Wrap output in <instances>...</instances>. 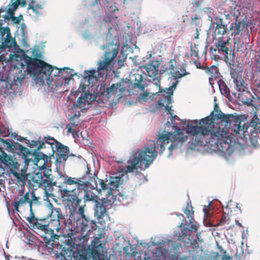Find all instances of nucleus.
Here are the masks:
<instances>
[{
    "label": "nucleus",
    "mask_w": 260,
    "mask_h": 260,
    "mask_svg": "<svg viewBox=\"0 0 260 260\" xmlns=\"http://www.w3.org/2000/svg\"><path fill=\"white\" fill-rule=\"evenodd\" d=\"M187 131L193 136L195 145L202 146L208 144L211 150L224 154L230 155L233 152L232 140L226 131L217 124H215L209 116L201 119L200 121H191L187 125Z\"/></svg>",
    "instance_id": "nucleus-1"
},
{
    "label": "nucleus",
    "mask_w": 260,
    "mask_h": 260,
    "mask_svg": "<svg viewBox=\"0 0 260 260\" xmlns=\"http://www.w3.org/2000/svg\"><path fill=\"white\" fill-rule=\"evenodd\" d=\"M17 29H19V34H17L19 40V45L17 44V58L20 57L21 55L25 62L23 64L17 59V81L21 83L29 75L35 84L43 85L46 81L50 86L51 82L50 76L53 71L52 67L41 59L32 58L26 55V53L28 51L29 48V45L27 43L26 26L24 23H21L20 26H17Z\"/></svg>",
    "instance_id": "nucleus-2"
},
{
    "label": "nucleus",
    "mask_w": 260,
    "mask_h": 260,
    "mask_svg": "<svg viewBox=\"0 0 260 260\" xmlns=\"http://www.w3.org/2000/svg\"><path fill=\"white\" fill-rule=\"evenodd\" d=\"M212 46L210 50L214 53L215 56L218 59H222L226 62L230 60L231 55V38L228 36L227 25L223 19L218 17L215 18L214 22Z\"/></svg>",
    "instance_id": "nucleus-3"
},
{
    "label": "nucleus",
    "mask_w": 260,
    "mask_h": 260,
    "mask_svg": "<svg viewBox=\"0 0 260 260\" xmlns=\"http://www.w3.org/2000/svg\"><path fill=\"white\" fill-rule=\"evenodd\" d=\"M17 165L23 168H28L30 163L36 166L38 170L42 171L45 177L51 176L50 158L42 152L30 151L17 143Z\"/></svg>",
    "instance_id": "nucleus-4"
},
{
    "label": "nucleus",
    "mask_w": 260,
    "mask_h": 260,
    "mask_svg": "<svg viewBox=\"0 0 260 260\" xmlns=\"http://www.w3.org/2000/svg\"><path fill=\"white\" fill-rule=\"evenodd\" d=\"M22 164L17 165V183L24 186L27 182L29 188L32 190H36L42 186L44 187L45 196L43 200L48 201L49 197L53 196V194L49 192L50 189H52V183L51 176L45 177L43 172L38 170L34 173L27 172L28 168H23Z\"/></svg>",
    "instance_id": "nucleus-5"
},
{
    "label": "nucleus",
    "mask_w": 260,
    "mask_h": 260,
    "mask_svg": "<svg viewBox=\"0 0 260 260\" xmlns=\"http://www.w3.org/2000/svg\"><path fill=\"white\" fill-rule=\"evenodd\" d=\"M76 214H71L69 216L71 226L66 227V231L63 232L64 237H68L70 241H77V239L83 240V243L88 240L87 234H90L96 229L95 221L83 217V218L75 219Z\"/></svg>",
    "instance_id": "nucleus-6"
},
{
    "label": "nucleus",
    "mask_w": 260,
    "mask_h": 260,
    "mask_svg": "<svg viewBox=\"0 0 260 260\" xmlns=\"http://www.w3.org/2000/svg\"><path fill=\"white\" fill-rule=\"evenodd\" d=\"M102 48H106V50L104 53V59L100 60L98 63L97 71L93 69L84 71V79L85 82H88V86H93L100 77L107 74V72L114 64L113 61L117 55L118 49L114 46L113 43H110L106 46L103 45Z\"/></svg>",
    "instance_id": "nucleus-7"
},
{
    "label": "nucleus",
    "mask_w": 260,
    "mask_h": 260,
    "mask_svg": "<svg viewBox=\"0 0 260 260\" xmlns=\"http://www.w3.org/2000/svg\"><path fill=\"white\" fill-rule=\"evenodd\" d=\"M156 147L155 142L150 141L145 145L143 150H139L135 152L133 159L127 162L128 165L126 167L125 173H131L136 170V175H138L140 172L137 170V167L141 170H145L147 168L157 155Z\"/></svg>",
    "instance_id": "nucleus-8"
},
{
    "label": "nucleus",
    "mask_w": 260,
    "mask_h": 260,
    "mask_svg": "<svg viewBox=\"0 0 260 260\" xmlns=\"http://www.w3.org/2000/svg\"><path fill=\"white\" fill-rule=\"evenodd\" d=\"M181 246L180 243L171 240L167 243L154 244V248L149 247L144 252L140 253V260H164L170 253L177 251Z\"/></svg>",
    "instance_id": "nucleus-9"
},
{
    "label": "nucleus",
    "mask_w": 260,
    "mask_h": 260,
    "mask_svg": "<svg viewBox=\"0 0 260 260\" xmlns=\"http://www.w3.org/2000/svg\"><path fill=\"white\" fill-rule=\"evenodd\" d=\"M86 170L81 177L78 178L66 176L64 178L63 183L64 184L70 185L75 184L76 188L69 189L66 187V188L61 189L62 196L66 198L67 200L77 205H79L81 204V200L79 199V195L77 193L79 192L80 189H86L87 187L86 182L89 178V176H91L90 174H92L90 173V170L88 164H86Z\"/></svg>",
    "instance_id": "nucleus-10"
},
{
    "label": "nucleus",
    "mask_w": 260,
    "mask_h": 260,
    "mask_svg": "<svg viewBox=\"0 0 260 260\" xmlns=\"http://www.w3.org/2000/svg\"><path fill=\"white\" fill-rule=\"evenodd\" d=\"M52 214H54L56 216V219H51L49 221V225L47 227V231L46 233L45 238V243L46 244H49L50 242L54 241V237L56 235L54 232L55 231L58 232L62 230V234L63 237V232L67 230L66 227L71 226V221L68 223H67L65 217L63 214L61 213L59 208H54L52 209Z\"/></svg>",
    "instance_id": "nucleus-11"
},
{
    "label": "nucleus",
    "mask_w": 260,
    "mask_h": 260,
    "mask_svg": "<svg viewBox=\"0 0 260 260\" xmlns=\"http://www.w3.org/2000/svg\"><path fill=\"white\" fill-rule=\"evenodd\" d=\"M187 138L184 137L182 131L178 126L175 127L174 132H168L165 134H159L158 140L162 144L159 145V154H161L165 150L164 144H168L171 142V144L169 147V149L171 150L176 149L179 144H182L186 140Z\"/></svg>",
    "instance_id": "nucleus-12"
},
{
    "label": "nucleus",
    "mask_w": 260,
    "mask_h": 260,
    "mask_svg": "<svg viewBox=\"0 0 260 260\" xmlns=\"http://www.w3.org/2000/svg\"><path fill=\"white\" fill-rule=\"evenodd\" d=\"M97 90L99 95L107 101L113 96L112 100L113 101L119 100L123 96L125 91V87L123 80H121L117 83L112 84L109 87H106V84L102 83L98 86Z\"/></svg>",
    "instance_id": "nucleus-13"
},
{
    "label": "nucleus",
    "mask_w": 260,
    "mask_h": 260,
    "mask_svg": "<svg viewBox=\"0 0 260 260\" xmlns=\"http://www.w3.org/2000/svg\"><path fill=\"white\" fill-rule=\"evenodd\" d=\"M28 222L29 228L35 233L39 235L45 243L46 233L49 225V220L47 218H38L35 217L33 212L30 213L28 216L25 217Z\"/></svg>",
    "instance_id": "nucleus-14"
},
{
    "label": "nucleus",
    "mask_w": 260,
    "mask_h": 260,
    "mask_svg": "<svg viewBox=\"0 0 260 260\" xmlns=\"http://www.w3.org/2000/svg\"><path fill=\"white\" fill-rule=\"evenodd\" d=\"M178 83L179 81L176 80L175 82L172 83V85L170 87L166 88V90L161 91L160 92L163 93L164 98L157 101L158 108H162L164 106V104H166L165 109L168 112L172 117H175L176 116H173L171 107L169 106V105L172 103L171 96L173 94L174 89H176Z\"/></svg>",
    "instance_id": "nucleus-15"
},
{
    "label": "nucleus",
    "mask_w": 260,
    "mask_h": 260,
    "mask_svg": "<svg viewBox=\"0 0 260 260\" xmlns=\"http://www.w3.org/2000/svg\"><path fill=\"white\" fill-rule=\"evenodd\" d=\"M105 244L101 243L100 239L95 237L91 243V248L87 253L89 260H100L101 257L106 253Z\"/></svg>",
    "instance_id": "nucleus-16"
},
{
    "label": "nucleus",
    "mask_w": 260,
    "mask_h": 260,
    "mask_svg": "<svg viewBox=\"0 0 260 260\" xmlns=\"http://www.w3.org/2000/svg\"><path fill=\"white\" fill-rule=\"evenodd\" d=\"M91 176H89L86 183L87 184V187L86 189H80L79 192L77 194L79 195V199L82 201V196H83V199L84 202L88 201H94L95 203L98 200V197L90 191L91 188V182L93 180L95 181V174H90Z\"/></svg>",
    "instance_id": "nucleus-17"
},
{
    "label": "nucleus",
    "mask_w": 260,
    "mask_h": 260,
    "mask_svg": "<svg viewBox=\"0 0 260 260\" xmlns=\"http://www.w3.org/2000/svg\"><path fill=\"white\" fill-rule=\"evenodd\" d=\"M0 33L4 40L0 45V53L3 52L6 48H11L12 46L16 50V42L15 39L11 37L10 28L8 27H0Z\"/></svg>",
    "instance_id": "nucleus-18"
},
{
    "label": "nucleus",
    "mask_w": 260,
    "mask_h": 260,
    "mask_svg": "<svg viewBox=\"0 0 260 260\" xmlns=\"http://www.w3.org/2000/svg\"><path fill=\"white\" fill-rule=\"evenodd\" d=\"M0 160L6 168L9 170L10 173L16 178V161L15 158L7 154L3 149L0 147Z\"/></svg>",
    "instance_id": "nucleus-19"
},
{
    "label": "nucleus",
    "mask_w": 260,
    "mask_h": 260,
    "mask_svg": "<svg viewBox=\"0 0 260 260\" xmlns=\"http://www.w3.org/2000/svg\"><path fill=\"white\" fill-rule=\"evenodd\" d=\"M234 82L236 83L238 91L241 92L240 95L242 102L247 105H252L253 98L249 91H246V84H245L244 81L242 78H240L235 80Z\"/></svg>",
    "instance_id": "nucleus-20"
},
{
    "label": "nucleus",
    "mask_w": 260,
    "mask_h": 260,
    "mask_svg": "<svg viewBox=\"0 0 260 260\" xmlns=\"http://www.w3.org/2000/svg\"><path fill=\"white\" fill-rule=\"evenodd\" d=\"M107 200L104 198L96 201L94 208V215L99 222L104 221V218L108 216Z\"/></svg>",
    "instance_id": "nucleus-21"
},
{
    "label": "nucleus",
    "mask_w": 260,
    "mask_h": 260,
    "mask_svg": "<svg viewBox=\"0 0 260 260\" xmlns=\"http://www.w3.org/2000/svg\"><path fill=\"white\" fill-rule=\"evenodd\" d=\"M159 63L157 60H151L149 63L143 66V68L145 69L149 77H152L153 81L155 82V84L158 85L159 83L158 70Z\"/></svg>",
    "instance_id": "nucleus-22"
},
{
    "label": "nucleus",
    "mask_w": 260,
    "mask_h": 260,
    "mask_svg": "<svg viewBox=\"0 0 260 260\" xmlns=\"http://www.w3.org/2000/svg\"><path fill=\"white\" fill-rule=\"evenodd\" d=\"M217 119H221L223 121L225 122L227 124L235 122V126H236V129L234 131L236 133L244 130V127L241 125V122L239 118L237 116H234L233 114H224L221 111L218 114L217 116Z\"/></svg>",
    "instance_id": "nucleus-23"
},
{
    "label": "nucleus",
    "mask_w": 260,
    "mask_h": 260,
    "mask_svg": "<svg viewBox=\"0 0 260 260\" xmlns=\"http://www.w3.org/2000/svg\"><path fill=\"white\" fill-rule=\"evenodd\" d=\"M35 190H32L30 192H27L23 197H21L18 201H17V212H19L18 209V207L25 203H28L29 204L30 213L32 212V203H38L39 200L41 199L40 197H36L35 196Z\"/></svg>",
    "instance_id": "nucleus-24"
},
{
    "label": "nucleus",
    "mask_w": 260,
    "mask_h": 260,
    "mask_svg": "<svg viewBox=\"0 0 260 260\" xmlns=\"http://www.w3.org/2000/svg\"><path fill=\"white\" fill-rule=\"evenodd\" d=\"M50 139V138H49ZM50 140L56 142L55 147L56 151V154L58 155V158L60 160L65 161L71 156L69 154V149L67 146H63L61 143L56 141L54 138Z\"/></svg>",
    "instance_id": "nucleus-25"
},
{
    "label": "nucleus",
    "mask_w": 260,
    "mask_h": 260,
    "mask_svg": "<svg viewBox=\"0 0 260 260\" xmlns=\"http://www.w3.org/2000/svg\"><path fill=\"white\" fill-rule=\"evenodd\" d=\"M27 9L31 11L32 15L35 18H38L43 15L44 6L41 2L38 3L35 1L33 3L28 4Z\"/></svg>",
    "instance_id": "nucleus-26"
},
{
    "label": "nucleus",
    "mask_w": 260,
    "mask_h": 260,
    "mask_svg": "<svg viewBox=\"0 0 260 260\" xmlns=\"http://www.w3.org/2000/svg\"><path fill=\"white\" fill-rule=\"evenodd\" d=\"M17 236L22 242L28 245H32L34 243V237L27 229H19L17 231Z\"/></svg>",
    "instance_id": "nucleus-27"
},
{
    "label": "nucleus",
    "mask_w": 260,
    "mask_h": 260,
    "mask_svg": "<svg viewBox=\"0 0 260 260\" xmlns=\"http://www.w3.org/2000/svg\"><path fill=\"white\" fill-rule=\"evenodd\" d=\"M24 140V142L25 144H28V146L30 147H36L37 150H39L43 148H45V144L46 143H47L48 144L51 145V143L49 142H47V141H29L26 138H22L21 136H19L17 135V141H22Z\"/></svg>",
    "instance_id": "nucleus-28"
},
{
    "label": "nucleus",
    "mask_w": 260,
    "mask_h": 260,
    "mask_svg": "<svg viewBox=\"0 0 260 260\" xmlns=\"http://www.w3.org/2000/svg\"><path fill=\"white\" fill-rule=\"evenodd\" d=\"M248 26L249 22H246L244 20H239L237 22H236L235 24L233 23L230 27V29L233 30L232 35L235 36L238 35L241 30Z\"/></svg>",
    "instance_id": "nucleus-29"
},
{
    "label": "nucleus",
    "mask_w": 260,
    "mask_h": 260,
    "mask_svg": "<svg viewBox=\"0 0 260 260\" xmlns=\"http://www.w3.org/2000/svg\"><path fill=\"white\" fill-rule=\"evenodd\" d=\"M89 95L90 94L86 92L82 93L81 95L77 100V103L72 107V110H74L76 108L80 109V111L84 110Z\"/></svg>",
    "instance_id": "nucleus-30"
},
{
    "label": "nucleus",
    "mask_w": 260,
    "mask_h": 260,
    "mask_svg": "<svg viewBox=\"0 0 260 260\" xmlns=\"http://www.w3.org/2000/svg\"><path fill=\"white\" fill-rule=\"evenodd\" d=\"M176 61L175 59H170L168 62L165 63L159 70V74H162L165 72H168L169 74L173 75Z\"/></svg>",
    "instance_id": "nucleus-31"
},
{
    "label": "nucleus",
    "mask_w": 260,
    "mask_h": 260,
    "mask_svg": "<svg viewBox=\"0 0 260 260\" xmlns=\"http://www.w3.org/2000/svg\"><path fill=\"white\" fill-rule=\"evenodd\" d=\"M134 77V88L136 91H144L145 85L142 83L143 77L140 74H134L133 76Z\"/></svg>",
    "instance_id": "nucleus-32"
},
{
    "label": "nucleus",
    "mask_w": 260,
    "mask_h": 260,
    "mask_svg": "<svg viewBox=\"0 0 260 260\" xmlns=\"http://www.w3.org/2000/svg\"><path fill=\"white\" fill-rule=\"evenodd\" d=\"M95 178L96 180H93L91 182V188L96 190L98 191H101L102 190H105L108 189L107 184L102 179L99 180V183H97V179H98L97 176L95 175Z\"/></svg>",
    "instance_id": "nucleus-33"
},
{
    "label": "nucleus",
    "mask_w": 260,
    "mask_h": 260,
    "mask_svg": "<svg viewBox=\"0 0 260 260\" xmlns=\"http://www.w3.org/2000/svg\"><path fill=\"white\" fill-rule=\"evenodd\" d=\"M12 7V9L9 8L7 10L6 14L3 15L2 17H3L5 20H10V18H12L13 22L16 23V17L14 16V11L16 10V1L13 3Z\"/></svg>",
    "instance_id": "nucleus-34"
},
{
    "label": "nucleus",
    "mask_w": 260,
    "mask_h": 260,
    "mask_svg": "<svg viewBox=\"0 0 260 260\" xmlns=\"http://www.w3.org/2000/svg\"><path fill=\"white\" fill-rule=\"evenodd\" d=\"M123 180L119 176H111L110 178L109 185L111 190H116L120 184H122Z\"/></svg>",
    "instance_id": "nucleus-35"
},
{
    "label": "nucleus",
    "mask_w": 260,
    "mask_h": 260,
    "mask_svg": "<svg viewBox=\"0 0 260 260\" xmlns=\"http://www.w3.org/2000/svg\"><path fill=\"white\" fill-rule=\"evenodd\" d=\"M186 64L183 63L179 70L176 72H173V77L175 79H181L183 77H184L189 74V73L186 71Z\"/></svg>",
    "instance_id": "nucleus-36"
},
{
    "label": "nucleus",
    "mask_w": 260,
    "mask_h": 260,
    "mask_svg": "<svg viewBox=\"0 0 260 260\" xmlns=\"http://www.w3.org/2000/svg\"><path fill=\"white\" fill-rule=\"evenodd\" d=\"M16 51L13 52V54L9 55V58L7 61V66H8L9 71H14L16 69Z\"/></svg>",
    "instance_id": "nucleus-37"
},
{
    "label": "nucleus",
    "mask_w": 260,
    "mask_h": 260,
    "mask_svg": "<svg viewBox=\"0 0 260 260\" xmlns=\"http://www.w3.org/2000/svg\"><path fill=\"white\" fill-rule=\"evenodd\" d=\"M3 146L6 148L8 151L14 152L16 150V145L13 144V141L9 139H2Z\"/></svg>",
    "instance_id": "nucleus-38"
},
{
    "label": "nucleus",
    "mask_w": 260,
    "mask_h": 260,
    "mask_svg": "<svg viewBox=\"0 0 260 260\" xmlns=\"http://www.w3.org/2000/svg\"><path fill=\"white\" fill-rule=\"evenodd\" d=\"M193 209V208L191 205L188 204L184 210V213L186 217L189 218L190 223H194L195 221L194 218L192 217V215L194 214Z\"/></svg>",
    "instance_id": "nucleus-39"
},
{
    "label": "nucleus",
    "mask_w": 260,
    "mask_h": 260,
    "mask_svg": "<svg viewBox=\"0 0 260 260\" xmlns=\"http://www.w3.org/2000/svg\"><path fill=\"white\" fill-rule=\"evenodd\" d=\"M259 119L257 117L254 116L252 119L250 123V127H252L253 131L257 133V132H260V122Z\"/></svg>",
    "instance_id": "nucleus-40"
},
{
    "label": "nucleus",
    "mask_w": 260,
    "mask_h": 260,
    "mask_svg": "<svg viewBox=\"0 0 260 260\" xmlns=\"http://www.w3.org/2000/svg\"><path fill=\"white\" fill-rule=\"evenodd\" d=\"M73 76V75L72 74H70L69 77H67V76L61 77L55 82V87H57L63 84L66 85L69 82L70 78H72Z\"/></svg>",
    "instance_id": "nucleus-41"
},
{
    "label": "nucleus",
    "mask_w": 260,
    "mask_h": 260,
    "mask_svg": "<svg viewBox=\"0 0 260 260\" xmlns=\"http://www.w3.org/2000/svg\"><path fill=\"white\" fill-rule=\"evenodd\" d=\"M206 72L208 75H210L212 78L218 77L219 74L217 68L213 66L210 68H207Z\"/></svg>",
    "instance_id": "nucleus-42"
},
{
    "label": "nucleus",
    "mask_w": 260,
    "mask_h": 260,
    "mask_svg": "<svg viewBox=\"0 0 260 260\" xmlns=\"http://www.w3.org/2000/svg\"><path fill=\"white\" fill-rule=\"evenodd\" d=\"M203 2V0H192L190 5L192 10L196 11L200 7Z\"/></svg>",
    "instance_id": "nucleus-43"
},
{
    "label": "nucleus",
    "mask_w": 260,
    "mask_h": 260,
    "mask_svg": "<svg viewBox=\"0 0 260 260\" xmlns=\"http://www.w3.org/2000/svg\"><path fill=\"white\" fill-rule=\"evenodd\" d=\"M200 23L201 17L200 16H196L191 18L190 24L192 26L197 27L200 25Z\"/></svg>",
    "instance_id": "nucleus-44"
},
{
    "label": "nucleus",
    "mask_w": 260,
    "mask_h": 260,
    "mask_svg": "<svg viewBox=\"0 0 260 260\" xmlns=\"http://www.w3.org/2000/svg\"><path fill=\"white\" fill-rule=\"evenodd\" d=\"M66 128L68 129V133L72 134L74 138H76L79 137L78 132L75 131V130L72 128V126L70 124L66 125Z\"/></svg>",
    "instance_id": "nucleus-45"
},
{
    "label": "nucleus",
    "mask_w": 260,
    "mask_h": 260,
    "mask_svg": "<svg viewBox=\"0 0 260 260\" xmlns=\"http://www.w3.org/2000/svg\"><path fill=\"white\" fill-rule=\"evenodd\" d=\"M191 56L194 57H199V45L194 44L193 46H191Z\"/></svg>",
    "instance_id": "nucleus-46"
},
{
    "label": "nucleus",
    "mask_w": 260,
    "mask_h": 260,
    "mask_svg": "<svg viewBox=\"0 0 260 260\" xmlns=\"http://www.w3.org/2000/svg\"><path fill=\"white\" fill-rule=\"evenodd\" d=\"M229 217H228V215L225 212H223L219 222L217 224V225H223L226 223H229Z\"/></svg>",
    "instance_id": "nucleus-47"
},
{
    "label": "nucleus",
    "mask_w": 260,
    "mask_h": 260,
    "mask_svg": "<svg viewBox=\"0 0 260 260\" xmlns=\"http://www.w3.org/2000/svg\"><path fill=\"white\" fill-rule=\"evenodd\" d=\"M35 0H17V7L21 6L22 7H25L26 6L27 3L30 4L33 3Z\"/></svg>",
    "instance_id": "nucleus-48"
},
{
    "label": "nucleus",
    "mask_w": 260,
    "mask_h": 260,
    "mask_svg": "<svg viewBox=\"0 0 260 260\" xmlns=\"http://www.w3.org/2000/svg\"><path fill=\"white\" fill-rule=\"evenodd\" d=\"M80 109L76 108L74 110H72L73 115L71 116V119L74 120L75 118H78L80 116Z\"/></svg>",
    "instance_id": "nucleus-49"
},
{
    "label": "nucleus",
    "mask_w": 260,
    "mask_h": 260,
    "mask_svg": "<svg viewBox=\"0 0 260 260\" xmlns=\"http://www.w3.org/2000/svg\"><path fill=\"white\" fill-rule=\"evenodd\" d=\"M145 90V89L144 90ZM141 93L140 94L139 96V100H142L144 101H146L147 99V97L149 95V93L147 92H145L144 91H141Z\"/></svg>",
    "instance_id": "nucleus-50"
},
{
    "label": "nucleus",
    "mask_w": 260,
    "mask_h": 260,
    "mask_svg": "<svg viewBox=\"0 0 260 260\" xmlns=\"http://www.w3.org/2000/svg\"><path fill=\"white\" fill-rule=\"evenodd\" d=\"M220 250L222 252L224 255L221 257V260H233L232 257L228 254H225L226 252L225 250H223L222 247H220Z\"/></svg>",
    "instance_id": "nucleus-51"
},
{
    "label": "nucleus",
    "mask_w": 260,
    "mask_h": 260,
    "mask_svg": "<svg viewBox=\"0 0 260 260\" xmlns=\"http://www.w3.org/2000/svg\"><path fill=\"white\" fill-rule=\"evenodd\" d=\"M220 89L221 91H223V93H224L226 96H228V95H230V89L225 85H223L222 88H221V86H220Z\"/></svg>",
    "instance_id": "nucleus-52"
},
{
    "label": "nucleus",
    "mask_w": 260,
    "mask_h": 260,
    "mask_svg": "<svg viewBox=\"0 0 260 260\" xmlns=\"http://www.w3.org/2000/svg\"><path fill=\"white\" fill-rule=\"evenodd\" d=\"M79 205H80V204ZM79 210H78V212H79V214L80 216V217H78L77 216L76 218L75 217L76 219L77 218H83V217H86L85 216V215L84 214L83 208L81 206H80V205H79Z\"/></svg>",
    "instance_id": "nucleus-53"
},
{
    "label": "nucleus",
    "mask_w": 260,
    "mask_h": 260,
    "mask_svg": "<svg viewBox=\"0 0 260 260\" xmlns=\"http://www.w3.org/2000/svg\"><path fill=\"white\" fill-rule=\"evenodd\" d=\"M192 224L190 225L189 226V230L190 231H193L194 232H197V230L198 229V226L196 225V224H194L193 223H192Z\"/></svg>",
    "instance_id": "nucleus-54"
},
{
    "label": "nucleus",
    "mask_w": 260,
    "mask_h": 260,
    "mask_svg": "<svg viewBox=\"0 0 260 260\" xmlns=\"http://www.w3.org/2000/svg\"><path fill=\"white\" fill-rule=\"evenodd\" d=\"M5 186L4 185V181L2 179L0 180V192H4L5 191Z\"/></svg>",
    "instance_id": "nucleus-55"
},
{
    "label": "nucleus",
    "mask_w": 260,
    "mask_h": 260,
    "mask_svg": "<svg viewBox=\"0 0 260 260\" xmlns=\"http://www.w3.org/2000/svg\"><path fill=\"white\" fill-rule=\"evenodd\" d=\"M214 255L213 257L208 260H218L219 258V254L218 252H213Z\"/></svg>",
    "instance_id": "nucleus-56"
},
{
    "label": "nucleus",
    "mask_w": 260,
    "mask_h": 260,
    "mask_svg": "<svg viewBox=\"0 0 260 260\" xmlns=\"http://www.w3.org/2000/svg\"><path fill=\"white\" fill-rule=\"evenodd\" d=\"M23 19V16L20 14L17 16V24H19L20 22V21Z\"/></svg>",
    "instance_id": "nucleus-57"
},
{
    "label": "nucleus",
    "mask_w": 260,
    "mask_h": 260,
    "mask_svg": "<svg viewBox=\"0 0 260 260\" xmlns=\"http://www.w3.org/2000/svg\"><path fill=\"white\" fill-rule=\"evenodd\" d=\"M12 206L13 207V210L14 212L15 210H16V201H13L12 202Z\"/></svg>",
    "instance_id": "nucleus-58"
},
{
    "label": "nucleus",
    "mask_w": 260,
    "mask_h": 260,
    "mask_svg": "<svg viewBox=\"0 0 260 260\" xmlns=\"http://www.w3.org/2000/svg\"><path fill=\"white\" fill-rule=\"evenodd\" d=\"M70 69L68 68H66L64 69H60L59 71L60 73H63V72H65L67 70V72H68V71Z\"/></svg>",
    "instance_id": "nucleus-59"
},
{
    "label": "nucleus",
    "mask_w": 260,
    "mask_h": 260,
    "mask_svg": "<svg viewBox=\"0 0 260 260\" xmlns=\"http://www.w3.org/2000/svg\"><path fill=\"white\" fill-rule=\"evenodd\" d=\"M9 184H16V183L15 182V179H10L9 181Z\"/></svg>",
    "instance_id": "nucleus-60"
},
{
    "label": "nucleus",
    "mask_w": 260,
    "mask_h": 260,
    "mask_svg": "<svg viewBox=\"0 0 260 260\" xmlns=\"http://www.w3.org/2000/svg\"><path fill=\"white\" fill-rule=\"evenodd\" d=\"M197 233V234H196V237L197 238V239L200 242H203V240L200 239V238H199V236L200 235V233Z\"/></svg>",
    "instance_id": "nucleus-61"
},
{
    "label": "nucleus",
    "mask_w": 260,
    "mask_h": 260,
    "mask_svg": "<svg viewBox=\"0 0 260 260\" xmlns=\"http://www.w3.org/2000/svg\"><path fill=\"white\" fill-rule=\"evenodd\" d=\"M235 223L237 225H238L239 227H242V224L239 221V220H236L235 221Z\"/></svg>",
    "instance_id": "nucleus-62"
},
{
    "label": "nucleus",
    "mask_w": 260,
    "mask_h": 260,
    "mask_svg": "<svg viewBox=\"0 0 260 260\" xmlns=\"http://www.w3.org/2000/svg\"><path fill=\"white\" fill-rule=\"evenodd\" d=\"M196 30H197L196 35V36L194 37V39H196L199 38V33L198 28H197Z\"/></svg>",
    "instance_id": "nucleus-63"
},
{
    "label": "nucleus",
    "mask_w": 260,
    "mask_h": 260,
    "mask_svg": "<svg viewBox=\"0 0 260 260\" xmlns=\"http://www.w3.org/2000/svg\"><path fill=\"white\" fill-rule=\"evenodd\" d=\"M6 8H5V9H2V8L0 9V17L2 16H1V14H2L3 12H5V11H6Z\"/></svg>",
    "instance_id": "nucleus-64"
}]
</instances>
